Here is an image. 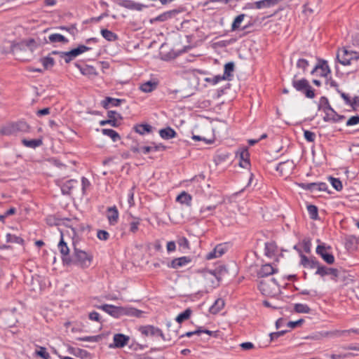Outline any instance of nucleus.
I'll use <instances>...</instances> for the list:
<instances>
[{"label": "nucleus", "mask_w": 359, "mask_h": 359, "mask_svg": "<svg viewBox=\"0 0 359 359\" xmlns=\"http://www.w3.org/2000/svg\"><path fill=\"white\" fill-rule=\"evenodd\" d=\"M98 309L103 310L104 312L116 318H118L123 316L140 318L144 313L142 311L133 307L116 306L111 304H103L99 306Z\"/></svg>", "instance_id": "obj_1"}, {"label": "nucleus", "mask_w": 359, "mask_h": 359, "mask_svg": "<svg viewBox=\"0 0 359 359\" xmlns=\"http://www.w3.org/2000/svg\"><path fill=\"white\" fill-rule=\"evenodd\" d=\"M138 330L145 337H160L164 341H171L177 336V333L175 330L164 334L161 329L154 325L140 326Z\"/></svg>", "instance_id": "obj_2"}, {"label": "nucleus", "mask_w": 359, "mask_h": 359, "mask_svg": "<svg viewBox=\"0 0 359 359\" xmlns=\"http://www.w3.org/2000/svg\"><path fill=\"white\" fill-rule=\"evenodd\" d=\"M74 255L72 258V264L80 266L82 268L88 267L93 260V255L81 250L77 245V243L73 241Z\"/></svg>", "instance_id": "obj_3"}, {"label": "nucleus", "mask_w": 359, "mask_h": 359, "mask_svg": "<svg viewBox=\"0 0 359 359\" xmlns=\"http://www.w3.org/2000/svg\"><path fill=\"white\" fill-rule=\"evenodd\" d=\"M337 59L343 65H352L359 60V53L343 48L338 51Z\"/></svg>", "instance_id": "obj_4"}, {"label": "nucleus", "mask_w": 359, "mask_h": 359, "mask_svg": "<svg viewBox=\"0 0 359 359\" xmlns=\"http://www.w3.org/2000/svg\"><path fill=\"white\" fill-rule=\"evenodd\" d=\"M296 76L295 75L292 82L293 87L297 91L304 92L306 97L313 98L315 93L309 81L305 79L297 80L295 79Z\"/></svg>", "instance_id": "obj_5"}, {"label": "nucleus", "mask_w": 359, "mask_h": 359, "mask_svg": "<svg viewBox=\"0 0 359 359\" xmlns=\"http://www.w3.org/2000/svg\"><path fill=\"white\" fill-rule=\"evenodd\" d=\"M36 43L34 39H29L27 40H22L18 43L11 42V51L15 53L18 51H25L27 49L33 52L36 48Z\"/></svg>", "instance_id": "obj_6"}, {"label": "nucleus", "mask_w": 359, "mask_h": 359, "mask_svg": "<svg viewBox=\"0 0 359 359\" xmlns=\"http://www.w3.org/2000/svg\"><path fill=\"white\" fill-rule=\"evenodd\" d=\"M224 272L225 270L222 268L215 270L204 269L202 271L204 278L210 280L214 286L219 285L222 273Z\"/></svg>", "instance_id": "obj_7"}, {"label": "nucleus", "mask_w": 359, "mask_h": 359, "mask_svg": "<svg viewBox=\"0 0 359 359\" xmlns=\"http://www.w3.org/2000/svg\"><path fill=\"white\" fill-rule=\"evenodd\" d=\"M278 287L274 278L267 280H261L259 284V289L264 295H273Z\"/></svg>", "instance_id": "obj_8"}, {"label": "nucleus", "mask_w": 359, "mask_h": 359, "mask_svg": "<svg viewBox=\"0 0 359 359\" xmlns=\"http://www.w3.org/2000/svg\"><path fill=\"white\" fill-rule=\"evenodd\" d=\"M58 249L62 255V259L65 264L70 265L72 264V257L69 256V248L64 241L63 234L61 233V239L58 243Z\"/></svg>", "instance_id": "obj_9"}, {"label": "nucleus", "mask_w": 359, "mask_h": 359, "mask_svg": "<svg viewBox=\"0 0 359 359\" xmlns=\"http://www.w3.org/2000/svg\"><path fill=\"white\" fill-rule=\"evenodd\" d=\"M316 274L320 275V276L329 275L331 276V278L333 280L338 281V278H339L341 273L337 269L329 268L320 265L318 270H316Z\"/></svg>", "instance_id": "obj_10"}, {"label": "nucleus", "mask_w": 359, "mask_h": 359, "mask_svg": "<svg viewBox=\"0 0 359 359\" xmlns=\"http://www.w3.org/2000/svg\"><path fill=\"white\" fill-rule=\"evenodd\" d=\"M295 167V164L292 160H287L280 162L276 166V170L278 171L282 176H287L292 173Z\"/></svg>", "instance_id": "obj_11"}, {"label": "nucleus", "mask_w": 359, "mask_h": 359, "mask_svg": "<svg viewBox=\"0 0 359 359\" xmlns=\"http://www.w3.org/2000/svg\"><path fill=\"white\" fill-rule=\"evenodd\" d=\"M130 340V337L123 334H115L113 337V344H110L109 347L112 348H123L126 346Z\"/></svg>", "instance_id": "obj_12"}, {"label": "nucleus", "mask_w": 359, "mask_h": 359, "mask_svg": "<svg viewBox=\"0 0 359 359\" xmlns=\"http://www.w3.org/2000/svg\"><path fill=\"white\" fill-rule=\"evenodd\" d=\"M316 252L329 264H332L334 262V256L326 251L325 247L319 245L316 248Z\"/></svg>", "instance_id": "obj_13"}, {"label": "nucleus", "mask_w": 359, "mask_h": 359, "mask_svg": "<svg viewBox=\"0 0 359 359\" xmlns=\"http://www.w3.org/2000/svg\"><path fill=\"white\" fill-rule=\"evenodd\" d=\"M301 264L304 268L316 269L318 270L320 264L315 259H309L304 255H301Z\"/></svg>", "instance_id": "obj_14"}, {"label": "nucleus", "mask_w": 359, "mask_h": 359, "mask_svg": "<svg viewBox=\"0 0 359 359\" xmlns=\"http://www.w3.org/2000/svg\"><path fill=\"white\" fill-rule=\"evenodd\" d=\"M318 69H320V76H327L330 73V67L327 65V61L320 60L318 64L316 65L314 69L312 70L311 74H313Z\"/></svg>", "instance_id": "obj_15"}, {"label": "nucleus", "mask_w": 359, "mask_h": 359, "mask_svg": "<svg viewBox=\"0 0 359 359\" xmlns=\"http://www.w3.org/2000/svg\"><path fill=\"white\" fill-rule=\"evenodd\" d=\"M277 271V269L269 264H266L262 266L257 273V276L259 278L266 277L276 273Z\"/></svg>", "instance_id": "obj_16"}, {"label": "nucleus", "mask_w": 359, "mask_h": 359, "mask_svg": "<svg viewBox=\"0 0 359 359\" xmlns=\"http://www.w3.org/2000/svg\"><path fill=\"white\" fill-rule=\"evenodd\" d=\"M191 262V259L188 257H181L175 258L168 265L169 267L172 269H178L184 266Z\"/></svg>", "instance_id": "obj_17"}, {"label": "nucleus", "mask_w": 359, "mask_h": 359, "mask_svg": "<svg viewBox=\"0 0 359 359\" xmlns=\"http://www.w3.org/2000/svg\"><path fill=\"white\" fill-rule=\"evenodd\" d=\"M178 13H179V11L177 10L168 11H166V12L158 15L157 17H156L153 19H151L150 21L151 23L155 22H164V21H166V20L173 18L175 16V15Z\"/></svg>", "instance_id": "obj_18"}, {"label": "nucleus", "mask_w": 359, "mask_h": 359, "mask_svg": "<svg viewBox=\"0 0 359 359\" xmlns=\"http://www.w3.org/2000/svg\"><path fill=\"white\" fill-rule=\"evenodd\" d=\"M79 185L76 180H69L65 182L61 187V191L63 194L69 195L72 190Z\"/></svg>", "instance_id": "obj_19"}, {"label": "nucleus", "mask_w": 359, "mask_h": 359, "mask_svg": "<svg viewBox=\"0 0 359 359\" xmlns=\"http://www.w3.org/2000/svg\"><path fill=\"white\" fill-rule=\"evenodd\" d=\"M107 217L110 224L114 225L117 223L118 219V212L116 206L107 208Z\"/></svg>", "instance_id": "obj_20"}, {"label": "nucleus", "mask_w": 359, "mask_h": 359, "mask_svg": "<svg viewBox=\"0 0 359 359\" xmlns=\"http://www.w3.org/2000/svg\"><path fill=\"white\" fill-rule=\"evenodd\" d=\"M225 252V248L222 245H217L211 252L207 254L206 259L210 260L221 257Z\"/></svg>", "instance_id": "obj_21"}, {"label": "nucleus", "mask_w": 359, "mask_h": 359, "mask_svg": "<svg viewBox=\"0 0 359 359\" xmlns=\"http://www.w3.org/2000/svg\"><path fill=\"white\" fill-rule=\"evenodd\" d=\"M123 102L124 100L107 97L104 100L102 101V105L104 109H108L110 106L118 107Z\"/></svg>", "instance_id": "obj_22"}, {"label": "nucleus", "mask_w": 359, "mask_h": 359, "mask_svg": "<svg viewBox=\"0 0 359 359\" xmlns=\"http://www.w3.org/2000/svg\"><path fill=\"white\" fill-rule=\"evenodd\" d=\"M235 65L233 62H229L224 65V74L222 78L226 81H231L234 72Z\"/></svg>", "instance_id": "obj_23"}, {"label": "nucleus", "mask_w": 359, "mask_h": 359, "mask_svg": "<svg viewBox=\"0 0 359 359\" xmlns=\"http://www.w3.org/2000/svg\"><path fill=\"white\" fill-rule=\"evenodd\" d=\"M107 116L109 118V120L114 121V124L110 123V126L113 127H118L120 124L121 121L123 118L119 113L112 110L108 111Z\"/></svg>", "instance_id": "obj_24"}, {"label": "nucleus", "mask_w": 359, "mask_h": 359, "mask_svg": "<svg viewBox=\"0 0 359 359\" xmlns=\"http://www.w3.org/2000/svg\"><path fill=\"white\" fill-rule=\"evenodd\" d=\"M13 124L15 130V135L20 133H27L29 130V126L25 121L13 122Z\"/></svg>", "instance_id": "obj_25"}, {"label": "nucleus", "mask_w": 359, "mask_h": 359, "mask_svg": "<svg viewBox=\"0 0 359 359\" xmlns=\"http://www.w3.org/2000/svg\"><path fill=\"white\" fill-rule=\"evenodd\" d=\"M160 136L164 140H170L176 136V132L170 127L161 129L159 131Z\"/></svg>", "instance_id": "obj_26"}, {"label": "nucleus", "mask_w": 359, "mask_h": 359, "mask_svg": "<svg viewBox=\"0 0 359 359\" xmlns=\"http://www.w3.org/2000/svg\"><path fill=\"white\" fill-rule=\"evenodd\" d=\"M192 197L190 194L185 191H182L177 196L176 201L181 204H184L187 206H191Z\"/></svg>", "instance_id": "obj_27"}, {"label": "nucleus", "mask_w": 359, "mask_h": 359, "mask_svg": "<svg viewBox=\"0 0 359 359\" xmlns=\"http://www.w3.org/2000/svg\"><path fill=\"white\" fill-rule=\"evenodd\" d=\"M239 165L241 168H246L250 165L249 153L247 149H243L241 151Z\"/></svg>", "instance_id": "obj_28"}, {"label": "nucleus", "mask_w": 359, "mask_h": 359, "mask_svg": "<svg viewBox=\"0 0 359 359\" xmlns=\"http://www.w3.org/2000/svg\"><path fill=\"white\" fill-rule=\"evenodd\" d=\"M324 112L325 114V116L323 117V120L325 121H332L334 123H337V120H336V118L338 114L333 109L332 107L330 109H324Z\"/></svg>", "instance_id": "obj_29"}, {"label": "nucleus", "mask_w": 359, "mask_h": 359, "mask_svg": "<svg viewBox=\"0 0 359 359\" xmlns=\"http://www.w3.org/2000/svg\"><path fill=\"white\" fill-rule=\"evenodd\" d=\"M76 67L80 69L81 73L83 75L88 76L90 77V76H97V74L96 69L92 66L87 65L84 67H82L80 65H76Z\"/></svg>", "instance_id": "obj_30"}, {"label": "nucleus", "mask_w": 359, "mask_h": 359, "mask_svg": "<svg viewBox=\"0 0 359 359\" xmlns=\"http://www.w3.org/2000/svg\"><path fill=\"white\" fill-rule=\"evenodd\" d=\"M122 6L132 10L142 11L143 8L146 7L144 5L140 3H136L133 1L126 0L123 2Z\"/></svg>", "instance_id": "obj_31"}, {"label": "nucleus", "mask_w": 359, "mask_h": 359, "mask_svg": "<svg viewBox=\"0 0 359 359\" xmlns=\"http://www.w3.org/2000/svg\"><path fill=\"white\" fill-rule=\"evenodd\" d=\"M224 299L219 298L215 300L213 305L210 308V312L212 314H216L219 312L224 306Z\"/></svg>", "instance_id": "obj_32"}, {"label": "nucleus", "mask_w": 359, "mask_h": 359, "mask_svg": "<svg viewBox=\"0 0 359 359\" xmlns=\"http://www.w3.org/2000/svg\"><path fill=\"white\" fill-rule=\"evenodd\" d=\"M276 245L273 242H268L265 243L264 255L269 257H272L276 251Z\"/></svg>", "instance_id": "obj_33"}, {"label": "nucleus", "mask_w": 359, "mask_h": 359, "mask_svg": "<svg viewBox=\"0 0 359 359\" xmlns=\"http://www.w3.org/2000/svg\"><path fill=\"white\" fill-rule=\"evenodd\" d=\"M0 134L2 135H15V130L14 129L13 123H10L5 126H1L0 127Z\"/></svg>", "instance_id": "obj_34"}, {"label": "nucleus", "mask_w": 359, "mask_h": 359, "mask_svg": "<svg viewBox=\"0 0 359 359\" xmlns=\"http://www.w3.org/2000/svg\"><path fill=\"white\" fill-rule=\"evenodd\" d=\"M135 131L140 134L144 135L145 133H149L151 132L152 127L149 124H138L134 126Z\"/></svg>", "instance_id": "obj_35"}, {"label": "nucleus", "mask_w": 359, "mask_h": 359, "mask_svg": "<svg viewBox=\"0 0 359 359\" xmlns=\"http://www.w3.org/2000/svg\"><path fill=\"white\" fill-rule=\"evenodd\" d=\"M216 207L215 205L203 206L200 210V214L203 217L212 215Z\"/></svg>", "instance_id": "obj_36"}, {"label": "nucleus", "mask_w": 359, "mask_h": 359, "mask_svg": "<svg viewBox=\"0 0 359 359\" xmlns=\"http://www.w3.org/2000/svg\"><path fill=\"white\" fill-rule=\"evenodd\" d=\"M102 133L103 135L109 137L114 142H116L121 139L118 133L112 129L104 128L102 130Z\"/></svg>", "instance_id": "obj_37"}, {"label": "nucleus", "mask_w": 359, "mask_h": 359, "mask_svg": "<svg viewBox=\"0 0 359 359\" xmlns=\"http://www.w3.org/2000/svg\"><path fill=\"white\" fill-rule=\"evenodd\" d=\"M101 34L108 41H114L118 39L115 33L107 29H102L101 30Z\"/></svg>", "instance_id": "obj_38"}, {"label": "nucleus", "mask_w": 359, "mask_h": 359, "mask_svg": "<svg viewBox=\"0 0 359 359\" xmlns=\"http://www.w3.org/2000/svg\"><path fill=\"white\" fill-rule=\"evenodd\" d=\"M48 39L51 43L61 42L67 43L68 42V39L60 34H52L48 36Z\"/></svg>", "instance_id": "obj_39"}, {"label": "nucleus", "mask_w": 359, "mask_h": 359, "mask_svg": "<svg viewBox=\"0 0 359 359\" xmlns=\"http://www.w3.org/2000/svg\"><path fill=\"white\" fill-rule=\"evenodd\" d=\"M271 6H273L271 0H260L258 1H256L253 4V6L251 8H255L257 9H262L265 8H270Z\"/></svg>", "instance_id": "obj_40"}, {"label": "nucleus", "mask_w": 359, "mask_h": 359, "mask_svg": "<svg viewBox=\"0 0 359 359\" xmlns=\"http://www.w3.org/2000/svg\"><path fill=\"white\" fill-rule=\"evenodd\" d=\"M156 86H157L156 83L151 82L149 81L142 83L140 86V89L144 93H150V92L153 91L156 88Z\"/></svg>", "instance_id": "obj_41"}, {"label": "nucleus", "mask_w": 359, "mask_h": 359, "mask_svg": "<svg viewBox=\"0 0 359 359\" xmlns=\"http://www.w3.org/2000/svg\"><path fill=\"white\" fill-rule=\"evenodd\" d=\"M22 142L25 147L30 148H36L42 144V141L39 139H34L30 140L23 139Z\"/></svg>", "instance_id": "obj_42"}, {"label": "nucleus", "mask_w": 359, "mask_h": 359, "mask_svg": "<svg viewBox=\"0 0 359 359\" xmlns=\"http://www.w3.org/2000/svg\"><path fill=\"white\" fill-rule=\"evenodd\" d=\"M41 62L42 63L43 67L46 69H48L53 67L54 66V65H55V60L50 56V54H49L46 57H42L41 59Z\"/></svg>", "instance_id": "obj_43"}, {"label": "nucleus", "mask_w": 359, "mask_h": 359, "mask_svg": "<svg viewBox=\"0 0 359 359\" xmlns=\"http://www.w3.org/2000/svg\"><path fill=\"white\" fill-rule=\"evenodd\" d=\"M299 186L305 190H309L313 193H316L318 191V182L301 183V184H299Z\"/></svg>", "instance_id": "obj_44"}, {"label": "nucleus", "mask_w": 359, "mask_h": 359, "mask_svg": "<svg viewBox=\"0 0 359 359\" xmlns=\"http://www.w3.org/2000/svg\"><path fill=\"white\" fill-rule=\"evenodd\" d=\"M191 313L192 311L190 309H187L177 316L176 321L181 323L183 321L188 320L190 318Z\"/></svg>", "instance_id": "obj_45"}, {"label": "nucleus", "mask_w": 359, "mask_h": 359, "mask_svg": "<svg viewBox=\"0 0 359 359\" xmlns=\"http://www.w3.org/2000/svg\"><path fill=\"white\" fill-rule=\"evenodd\" d=\"M245 17V14H241L236 17L232 25H231V30L235 31L240 28L241 22L243 21Z\"/></svg>", "instance_id": "obj_46"}, {"label": "nucleus", "mask_w": 359, "mask_h": 359, "mask_svg": "<svg viewBox=\"0 0 359 359\" xmlns=\"http://www.w3.org/2000/svg\"><path fill=\"white\" fill-rule=\"evenodd\" d=\"M307 210L311 219L316 220L318 218V208L316 205H307Z\"/></svg>", "instance_id": "obj_47"}, {"label": "nucleus", "mask_w": 359, "mask_h": 359, "mask_svg": "<svg viewBox=\"0 0 359 359\" xmlns=\"http://www.w3.org/2000/svg\"><path fill=\"white\" fill-rule=\"evenodd\" d=\"M329 182L332 184V186L337 190L341 191L343 188L341 182L338 179L333 177H329Z\"/></svg>", "instance_id": "obj_48"}, {"label": "nucleus", "mask_w": 359, "mask_h": 359, "mask_svg": "<svg viewBox=\"0 0 359 359\" xmlns=\"http://www.w3.org/2000/svg\"><path fill=\"white\" fill-rule=\"evenodd\" d=\"M60 57L63 58L66 63L70 62L76 57L72 50L64 53H60Z\"/></svg>", "instance_id": "obj_49"}, {"label": "nucleus", "mask_w": 359, "mask_h": 359, "mask_svg": "<svg viewBox=\"0 0 359 359\" xmlns=\"http://www.w3.org/2000/svg\"><path fill=\"white\" fill-rule=\"evenodd\" d=\"M294 311L297 313H309L310 308L306 304H296L294 305Z\"/></svg>", "instance_id": "obj_50"}, {"label": "nucleus", "mask_w": 359, "mask_h": 359, "mask_svg": "<svg viewBox=\"0 0 359 359\" xmlns=\"http://www.w3.org/2000/svg\"><path fill=\"white\" fill-rule=\"evenodd\" d=\"M6 241L8 243H15L18 244H23L24 243V240L22 238L12 235L11 233H7Z\"/></svg>", "instance_id": "obj_51"}, {"label": "nucleus", "mask_w": 359, "mask_h": 359, "mask_svg": "<svg viewBox=\"0 0 359 359\" xmlns=\"http://www.w3.org/2000/svg\"><path fill=\"white\" fill-rule=\"evenodd\" d=\"M90 49V47H88L84 45H79L76 48L72 49V52L74 53L75 57L89 50Z\"/></svg>", "instance_id": "obj_52"}, {"label": "nucleus", "mask_w": 359, "mask_h": 359, "mask_svg": "<svg viewBox=\"0 0 359 359\" xmlns=\"http://www.w3.org/2000/svg\"><path fill=\"white\" fill-rule=\"evenodd\" d=\"M204 81L207 83H210L212 85H216L219 82L222 81H224V79L222 78L221 75H217L213 77H207L205 78Z\"/></svg>", "instance_id": "obj_53"}, {"label": "nucleus", "mask_w": 359, "mask_h": 359, "mask_svg": "<svg viewBox=\"0 0 359 359\" xmlns=\"http://www.w3.org/2000/svg\"><path fill=\"white\" fill-rule=\"evenodd\" d=\"M140 224V219L138 218H135L130 223V232L133 233H135L138 230V226Z\"/></svg>", "instance_id": "obj_54"}, {"label": "nucleus", "mask_w": 359, "mask_h": 359, "mask_svg": "<svg viewBox=\"0 0 359 359\" xmlns=\"http://www.w3.org/2000/svg\"><path fill=\"white\" fill-rule=\"evenodd\" d=\"M68 352L71 354L76 355V356H81V357L86 355L88 354L87 351H83V350H81L79 348L75 349L74 348H72V347H69L68 348Z\"/></svg>", "instance_id": "obj_55"}, {"label": "nucleus", "mask_w": 359, "mask_h": 359, "mask_svg": "<svg viewBox=\"0 0 359 359\" xmlns=\"http://www.w3.org/2000/svg\"><path fill=\"white\" fill-rule=\"evenodd\" d=\"M36 355L42 358L43 359H50V356L46 351V348L44 347H40L39 350L36 351Z\"/></svg>", "instance_id": "obj_56"}, {"label": "nucleus", "mask_w": 359, "mask_h": 359, "mask_svg": "<svg viewBox=\"0 0 359 359\" xmlns=\"http://www.w3.org/2000/svg\"><path fill=\"white\" fill-rule=\"evenodd\" d=\"M309 62L305 59H299L297 62V67L299 69H302L303 72H305L307 67L309 66Z\"/></svg>", "instance_id": "obj_57"}, {"label": "nucleus", "mask_w": 359, "mask_h": 359, "mask_svg": "<svg viewBox=\"0 0 359 359\" xmlns=\"http://www.w3.org/2000/svg\"><path fill=\"white\" fill-rule=\"evenodd\" d=\"M320 107H322L323 110L324 109H330L332 108L329 103L328 99L326 97H321L320 100Z\"/></svg>", "instance_id": "obj_58"}, {"label": "nucleus", "mask_w": 359, "mask_h": 359, "mask_svg": "<svg viewBox=\"0 0 359 359\" xmlns=\"http://www.w3.org/2000/svg\"><path fill=\"white\" fill-rule=\"evenodd\" d=\"M325 84L326 86H330V88H334L337 93L340 91L339 88V84L337 83V82L331 78L327 79V81H325Z\"/></svg>", "instance_id": "obj_59"}, {"label": "nucleus", "mask_w": 359, "mask_h": 359, "mask_svg": "<svg viewBox=\"0 0 359 359\" xmlns=\"http://www.w3.org/2000/svg\"><path fill=\"white\" fill-rule=\"evenodd\" d=\"M177 243L184 249H189V242L185 237H181L177 240Z\"/></svg>", "instance_id": "obj_60"}, {"label": "nucleus", "mask_w": 359, "mask_h": 359, "mask_svg": "<svg viewBox=\"0 0 359 359\" xmlns=\"http://www.w3.org/2000/svg\"><path fill=\"white\" fill-rule=\"evenodd\" d=\"M351 332H353V333L359 334V330L352 329V330H341V331L336 330L333 332V334L335 336H342V335H344L345 334H348Z\"/></svg>", "instance_id": "obj_61"}, {"label": "nucleus", "mask_w": 359, "mask_h": 359, "mask_svg": "<svg viewBox=\"0 0 359 359\" xmlns=\"http://www.w3.org/2000/svg\"><path fill=\"white\" fill-rule=\"evenodd\" d=\"M304 136L305 139L310 142H313L316 138V134L309 130H304Z\"/></svg>", "instance_id": "obj_62"}, {"label": "nucleus", "mask_w": 359, "mask_h": 359, "mask_svg": "<svg viewBox=\"0 0 359 359\" xmlns=\"http://www.w3.org/2000/svg\"><path fill=\"white\" fill-rule=\"evenodd\" d=\"M97 236L101 241H107L109 237V234L104 230H99L97 231Z\"/></svg>", "instance_id": "obj_63"}, {"label": "nucleus", "mask_w": 359, "mask_h": 359, "mask_svg": "<svg viewBox=\"0 0 359 359\" xmlns=\"http://www.w3.org/2000/svg\"><path fill=\"white\" fill-rule=\"evenodd\" d=\"M359 123V116H351L346 122L347 126H354Z\"/></svg>", "instance_id": "obj_64"}]
</instances>
